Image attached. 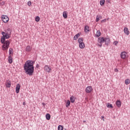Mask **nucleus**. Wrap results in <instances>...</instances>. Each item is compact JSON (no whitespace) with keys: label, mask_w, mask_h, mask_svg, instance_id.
Here are the masks:
<instances>
[{"label":"nucleus","mask_w":130,"mask_h":130,"mask_svg":"<svg viewBox=\"0 0 130 130\" xmlns=\"http://www.w3.org/2000/svg\"><path fill=\"white\" fill-rule=\"evenodd\" d=\"M34 63H35V61L28 60L23 64V70L26 75H28L30 77L33 76V74H34Z\"/></svg>","instance_id":"f257e3e1"},{"label":"nucleus","mask_w":130,"mask_h":130,"mask_svg":"<svg viewBox=\"0 0 130 130\" xmlns=\"http://www.w3.org/2000/svg\"><path fill=\"white\" fill-rule=\"evenodd\" d=\"M6 39H10L9 38H3L1 37V42L3 45L2 46V50H8L9 47H10V44H11V42L9 40H6Z\"/></svg>","instance_id":"f03ea898"},{"label":"nucleus","mask_w":130,"mask_h":130,"mask_svg":"<svg viewBox=\"0 0 130 130\" xmlns=\"http://www.w3.org/2000/svg\"><path fill=\"white\" fill-rule=\"evenodd\" d=\"M2 38H11V35H12V30L11 28H8L7 29H5V31H2Z\"/></svg>","instance_id":"7ed1b4c3"},{"label":"nucleus","mask_w":130,"mask_h":130,"mask_svg":"<svg viewBox=\"0 0 130 130\" xmlns=\"http://www.w3.org/2000/svg\"><path fill=\"white\" fill-rule=\"evenodd\" d=\"M99 41H100L101 43H104L105 42V45H107V46H108V45L110 44V38L109 36H107L106 38L103 37H99Z\"/></svg>","instance_id":"20e7f679"},{"label":"nucleus","mask_w":130,"mask_h":130,"mask_svg":"<svg viewBox=\"0 0 130 130\" xmlns=\"http://www.w3.org/2000/svg\"><path fill=\"white\" fill-rule=\"evenodd\" d=\"M2 20L4 23H8L9 22V17L5 15H2L1 17Z\"/></svg>","instance_id":"39448f33"},{"label":"nucleus","mask_w":130,"mask_h":130,"mask_svg":"<svg viewBox=\"0 0 130 130\" xmlns=\"http://www.w3.org/2000/svg\"><path fill=\"white\" fill-rule=\"evenodd\" d=\"M44 71H45L46 73H51L52 70H51V68L50 67L48 66V65H46L44 67Z\"/></svg>","instance_id":"423d86ee"},{"label":"nucleus","mask_w":130,"mask_h":130,"mask_svg":"<svg viewBox=\"0 0 130 130\" xmlns=\"http://www.w3.org/2000/svg\"><path fill=\"white\" fill-rule=\"evenodd\" d=\"M93 91V88H92V86H87L85 89V92L87 93H91V92Z\"/></svg>","instance_id":"0eeeda50"},{"label":"nucleus","mask_w":130,"mask_h":130,"mask_svg":"<svg viewBox=\"0 0 130 130\" xmlns=\"http://www.w3.org/2000/svg\"><path fill=\"white\" fill-rule=\"evenodd\" d=\"M20 89H21V85H20V84L18 83L16 85L15 89V91L17 94H19V92H20Z\"/></svg>","instance_id":"6e6552de"},{"label":"nucleus","mask_w":130,"mask_h":130,"mask_svg":"<svg viewBox=\"0 0 130 130\" xmlns=\"http://www.w3.org/2000/svg\"><path fill=\"white\" fill-rule=\"evenodd\" d=\"M116 105L118 107V108H120V107H121V102L120 100H118L116 101Z\"/></svg>","instance_id":"1a4fd4ad"},{"label":"nucleus","mask_w":130,"mask_h":130,"mask_svg":"<svg viewBox=\"0 0 130 130\" xmlns=\"http://www.w3.org/2000/svg\"><path fill=\"white\" fill-rule=\"evenodd\" d=\"M120 57H121V58L124 59V58H125V57H126V52H122L120 54Z\"/></svg>","instance_id":"9d476101"},{"label":"nucleus","mask_w":130,"mask_h":130,"mask_svg":"<svg viewBox=\"0 0 130 130\" xmlns=\"http://www.w3.org/2000/svg\"><path fill=\"white\" fill-rule=\"evenodd\" d=\"M89 26L88 25H85L84 27V31L85 33H89L90 32V29H89Z\"/></svg>","instance_id":"9b49d317"},{"label":"nucleus","mask_w":130,"mask_h":130,"mask_svg":"<svg viewBox=\"0 0 130 130\" xmlns=\"http://www.w3.org/2000/svg\"><path fill=\"white\" fill-rule=\"evenodd\" d=\"M124 32L127 36H128L129 35V31H128V28H127V27L124 28Z\"/></svg>","instance_id":"f8f14e48"},{"label":"nucleus","mask_w":130,"mask_h":130,"mask_svg":"<svg viewBox=\"0 0 130 130\" xmlns=\"http://www.w3.org/2000/svg\"><path fill=\"white\" fill-rule=\"evenodd\" d=\"M8 62L9 63H13V57H12L11 55L8 57Z\"/></svg>","instance_id":"ddd939ff"},{"label":"nucleus","mask_w":130,"mask_h":130,"mask_svg":"<svg viewBox=\"0 0 130 130\" xmlns=\"http://www.w3.org/2000/svg\"><path fill=\"white\" fill-rule=\"evenodd\" d=\"M11 85H12V82H11V81H9L6 82V86L7 88H10Z\"/></svg>","instance_id":"4468645a"},{"label":"nucleus","mask_w":130,"mask_h":130,"mask_svg":"<svg viewBox=\"0 0 130 130\" xmlns=\"http://www.w3.org/2000/svg\"><path fill=\"white\" fill-rule=\"evenodd\" d=\"M63 17L64 19H67L68 18V12L64 11L63 12Z\"/></svg>","instance_id":"2eb2a0df"},{"label":"nucleus","mask_w":130,"mask_h":130,"mask_svg":"<svg viewBox=\"0 0 130 130\" xmlns=\"http://www.w3.org/2000/svg\"><path fill=\"white\" fill-rule=\"evenodd\" d=\"M80 35H81V33H78L76 34L73 38L74 40H77V39L80 37Z\"/></svg>","instance_id":"dca6fc26"},{"label":"nucleus","mask_w":130,"mask_h":130,"mask_svg":"<svg viewBox=\"0 0 130 130\" xmlns=\"http://www.w3.org/2000/svg\"><path fill=\"white\" fill-rule=\"evenodd\" d=\"M79 47L80 48H81V49H83V48H85V43H84V42L80 43Z\"/></svg>","instance_id":"f3484780"},{"label":"nucleus","mask_w":130,"mask_h":130,"mask_svg":"<svg viewBox=\"0 0 130 130\" xmlns=\"http://www.w3.org/2000/svg\"><path fill=\"white\" fill-rule=\"evenodd\" d=\"M95 36L96 37H100V36H101V32L100 31V30H97Z\"/></svg>","instance_id":"a211bd4d"},{"label":"nucleus","mask_w":130,"mask_h":130,"mask_svg":"<svg viewBox=\"0 0 130 130\" xmlns=\"http://www.w3.org/2000/svg\"><path fill=\"white\" fill-rule=\"evenodd\" d=\"M51 116H50V114L49 113H47L46 114V118L47 120H50V118Z\"/></svg>","instance_id":"6ab92c4d"},{"label":"nucleus","mask_w":130,"mask_h":130,"mask_svg":"<svg viewBox=\"0 0 130 130\" xmlns=\"http://www.w3.org/2000/svg\"><path fill=\"white\" fill-rule=\"evenodd\" d=\"M31 50L32 49L29 45H28L26 48V51H27L28 52H30V51H31Z\"/></svg>","instance_id":"aec40b11"},{"label":"nucleus","mask_w":130,"mask_h":130,"mask_svg":"<svg viewBox=\"0 0 130 130\" xmlns=\"http://www.w3.org/2000/svg\"><path fill=\"white\" fill-rule=\"evenodd\" d=\"M70 101H71V103H75V97H74L73 95H72L70 97Z\"/></svg>","instance_id":"412c9836"},{"label":"nucleus","mask_w":130,"mask_h":130,"mask_svg":"<svg viewBox=\"0 0 130 130\" xmlns=\"http://www.w3.org/2000/svg\"><path fill=\"white\" fill-rule=\"evenodd\" d=\"M9 55L14 54V52L13 51V48H10L9 49Z\"/></svg>","instance_id":"4be33fe9"},{"label":"nucleus","mask_w":130,"mask_h":130,"mask_svg":"<svg viewBox=\"0 0 130 130\" xmlns=\"http://www.w3.org/2000/svg\"><path fill=\"white\" fill-rule=\"evenodd\" d=\"M101 6H104L105 5V0H101L100 2Z\"/></svg>","instance_id":"5701e85b"},{"label":"nucleus","mask_w":130,"mask_h":130,"mask_svg":"<svg viewBox=\"0 0 130 130\" xmlns=\"http://www.w3.org/2000/svg\"><path fill=\"white\" fill-rule=\"evenodd\" d=\"M70 105H71V101H70V100H67V102L66 103V107H69V106H70Z\"/></svg>","instance_id":"b1692460"},{"label":"nucleus","mask_w":130,"mask_h":130,"mask_svg":"<svg viewBox=\"0 0 130 130\" xmlns=\"http://www.w3.org/2000/svg\"><path fill=\"white\" fill-rule=\"evenodd\" d=\"M107 107H108V108H113V106H112V104L109 103L107 104Z\"/></svg>","instance_id":"393cba45"},{"label":"nucleus","mask_w":130,"mask_h":130,"mask_svg":"<svg viewBox=\"0 0 130 130\" xmlns=\"http://www.w3.org/2000/svg\"><path fill=\"white\" fill-rule=\"evenodd\" d=\"M83 41H84V40H83V38H80L78 40V42L79 43H83Z\"/></svg>","instance_id":"a878e982"},{"label":"nucleus","mask_w":130,"mask_h":130,"mask_svg":"<svg viewBox=\"0 0 130 130\" xmlns=\"http://www.w3.org/2000/svg\"><path fill=\"white\" fill-rule=\"evenodd\" d=\"M58 130H63V126L61 125H59L58 126Z\"/></svg>","instance_id":"bb28decb"},{"label":"nucleus","mask_w":130,"mask_h":130,"mask_svg":"<svg viewBox=\"0 0 130 130\" xmlns=\"http://www.w3.org/2000/svg\"><path fill=\"white\" fill-rule=\"evenodd\" d=\"M35 21L36 22H39V21H40V17H39V16H36L35 18Z\"/></svg>","instance_id":"cd10ccee"},{"label":"nucleus","mask_w":130,"mask_h":130,"mask_svg":"<svg viewBox=\"0 0 130 130\" xmlns=\"http://www.w3.org/2000/svg\"><path fill=\"white\" fill-rule=\"evenodd\" d=\"M98 42L99 43H100L99 44H98V46H100V47H102V44L103 43H101L100 41H99V38H98Z\"/></svg>","instance_id":"c85d7f7f"},{"label":"nucleus","mask_w":130,"mask_h":130,"mask_svg":"<svg viewBox=\"0 0 130 130\" xmlns=\"http://www.w3.org/2000/svg\"><path fill=\"white\" fill-rule=\"evenodd\" d=\"M130 83L129 79H126L125 80V85H128Z\"/></svg>","instance_id":"c756f323"},{"label":"nucleus","mask_w":130,"mask_h":130,"mask_svg":"<svg viewBox=\"0 0 130 130\" xmlns=\"http://www.w3.org/2000/svg\"><path fill=\"white\" fill-rule=\"evenodd\" d=\"M102 18V17L100 16L99 17L98 15L96 16V22H99V20H100V19H101Z\"/></svg>","instance_id":"7c9ffc66"},{"label":"nucleus","mask_w":130,"mask_h":130,"mask_svg":"<svg viewBox=\"0 0 130 130\" xmlns=\"http://www.w3.org/2000/svg\"><path fill=\"white\" fill-rule=\"evenodd\" d=\"M118 44V41H114L113 43V44H114L115 45V46H117V44Z\"/></svg>","instance_id":"2f4dec72"},{"label":"nucleus","mask_w":130,"mask_h":130,"mask_svg":"<svg viewBox=\"0 0 130 130\" xmlns=\"http://www.w3.org/2000/svg\"><path fill=\"white\" fill-rule=\"evenodd\" d=\"M1 6H5V2L3 1L2 2L0 3Z\"/></svg>","instance_id":"473e14b6"},{"label":"nucleus","mask_w":130,"mask_h":130,"mask_svg":"<svg viewBox=\"0 0 130 130\" xmlns=\"http://www.w3.org/2000/svg\"><path fill=\"white\" fill-rule=\"evenodd\" d=\"M31 1H28V3H27V5L30 7V6H31Z\"/></svg>","instance_id":"72a5a7b5"},{"label":"nucleus","mask_w":130,"mask_h":130,"mask_svg":"<svg viewBox=\"0 0 130 130\" xmlns=\"http://www.w3.org/2000/svg\"><path fill=\"white\" fill-rule=\"evenodd\" d=\"M106 22V19H103L101 21V23H105Z\"/></svg>","instance_id":"f704fd0d"},{"label":"nucleus","mask_w":130,"mask_h":130,"mask_svg":"<svg viewBox=\"0 0 130 130\" xmlns=\"http://www.w3.org/2000/svg\"><path fill=\"white\" fill-rule=\"evenodd\" d=\"M39 67H40V66H39V64H36V68H37V69H39Z\"/></svg>","instance_id":"c9c22d12"},{"label":"nucleus","mask_w":130,"mask_h":130,"mask_svg":"<svg viewBox=\"0 0 130 130\" xmlns=\"http://www.w3.org/2000/svg\"><path fill=\"white\" fill-rule=\"evenodd\" d=\"M114 72H115V73H118V70L117 69H115L114 70Z\"/></svg>","instance_id":"e433bc0d"},{"label":"nucleus","mask_w":130,"mask_h":130,"mask_svg":"<svg viewBox=\"0 0 130 130\" xmlns=\"http://www.w3.org/2000/svg\"><path fill=\"white\" fill-rule=\"evenodd\" d=\"M104 116H102V117H101V119L102 120H103V121H104Z\"/></svg>","instance_id":"4c0bfd02"},{"label":"nucleus","mask_w":130,"mask_h":130,"mask_svg":"<svg viewBox=\"0 0 130 130\" xmlns=\"http://www.w3.org/2000/svg\"><path fill=\"white\" fill-rule=\"evenodd\" d=\"M42 105L44 106V107H45V105H46V104L44 103H42Z\"/></svg>","instance_id":"58836bf2"},{"label":"nucleus","mask_w":130,"mask_h":130,"mask_svg":"<svg viewBox=\"0 0 130 130\" xmlns=\"http://www.w3.org/2000/svg\"><path fill=\"white\" fill-rule=\"evenodd\" d=\"M106 2L108 4H110V0H107Z\"/></svg>","instance_id":"ea45409f"},{"label":"nucleus","mask_w":130,"mask_h":130,"mask_svg":"<svg viewBox=\"0 0 130 130\" xmlns=\"http://www.w3.org/2000/svg\"><path fill=\"white\" fill-rule=\"evenodd\" d=\"M23 105H25V102H23Z\"/></svg>","instance_id":"a19ab883"},{"label":"nucleus","mask_w":130,"mask_h":130,"mask_svg":"<svg viewBox=\"0 0 130 130\" xmlns=\"http://www.w3.org/2000/svg\"><path fill=\"white\" fill-rule=\"evenodd\" d=\"M0 82H1V79H0Z\"/></svg>","instance_id":"79ce46f5"}]
</instances>
